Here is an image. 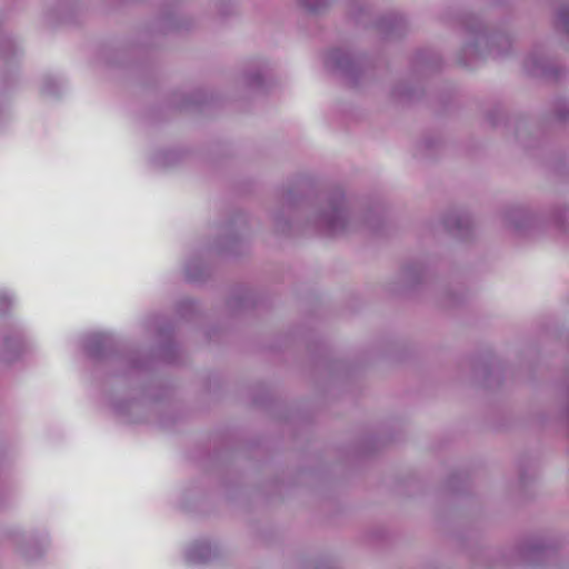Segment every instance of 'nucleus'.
Returning a JSON list of instances; mask_svg holds the SVG:
<instances>
[{
	"instance_id": "obj_1",
	"label": "nucleus",
	"mask_w": 569,
	"mask_h": 569,
	"mask_svg": "<svg viewBox=\"0 0 569 569\" xmlns=\"http://www.w3.org/2000/svg\"><path fill=\"white\" fill-rule=\"evenodd\" d=\"M309 224L325 236H340L373 228L371 218L351 212L341 192H337L321 204L309 220Z\"/></svg>"
},
{
	"instance_id": "obj_2",
	"label": "nucleus",
	"mask_w": 569,
	"mask_h": 569,
	"mask_svg": "<svg viewBox=\"0 0 569 569\" xmlns=\"http://www.w3.org/2000/svg\"><path fill=\"white\" fill-rule=\"evenodd\" d=\"M465 26L469 37L461 50L460 62L465 66H471L478 58L485 56L480 48L482 44L489 47L488 54L493 57L502 56L511 47L509 37L503 33L488 36L476 17L468 18Z\"/></svg>"
},
{
	"instance_id": "obj_3",
	"label": "nucleus",
	"mask_w": 569,
	"mask_h": 569,
	"mask_svg": "<svg viewBox=\"0 0 569 569\" xmlns=\"http://www.w3.org/2000/svg\"><path fill=\"white\" fill-rule=\"evenodd\" d=\"M326 66L351 84H356L360 73V63L348 52L340 49L330 51L326 58Z\"/></svg>"
},
{
	"instance_id": "obj_4",
	"label": "nucleus",
	"mask_w": 569,
	"mask_h": 569,
	"mask_svg": "<svg viewBox=\"0 0 569 569\" xmlns=\"http://www.w3.org/2000/svg\"><path fill=\"white\" fill-rule=\"evenodd\" d=\"M443 227L457 237H466L471 227L470 217L460 211L448 212L442 219Z\"/></svg>"
},
{
	"instance_id": "obj_5",
	"label": "nucleus",
	"mask_w": 569,
	"mask_h": 569,
	"mask_svg": "<svg viewBox=\"0 0 569 569\" xmlns=\"http://www.w3.org/2000/svg\"><path fill=\"white\" fill-rule=\"evenodd\" d=\"M109 342L110 338L103 333H91L83 340L84 349L91 357H100Z\"/></svg>"
},
{
	"instance_id": "obj_6",
	"label": "nucleus",
	"mask_w": 569,
	"mask_h": 569,
	"mask_svg": "<svg viewBox=\"0 0 569 569\" xmlns=\"http://www.w3.org/2000/svg\"><path fill=\"white\" fill-rule=\"evenodd\" d=\"M525 69L528 73L539 77L548 76L551 72V68L548 61L539 54H530L525 60Z\"/></svg>"
},
{
	"instance_id": "obj_7",
	"label": "nucleus",
	"mask_w": 569,
	"mask_h": 569,
	"mask_svg": "<svg viewBox=\"0 0 569 569\" xmlns=\"http://www.w3.org/2000/svg\"><path fill=\"white\" fill-rule=\"evenodd\" d=\"M556 23L558 29L569 34V4H561L556 12Z\"/></svg>"
},
{
	"instance_id": "obj_8",
	"label": "nucleus",
	"mask_w": 569,
	"mask_h": 569,
	"mask_svg": "<svg viewBox=\"0 0 569 569\" xmlns=\"http://www.w3.org/2000/svg\"><path fill=\"white\" fill-rule=\"evenodd\" d=\"M299 3L311 12H318L328 4V0H299Z\"/></svg>"
},
{
	"instance_id": "obj_9",
	"label": "nucleus",
	"mask_w": 569,
	"mask_h": 569,
	"mask_svg": "<svg viewBox=\"0 0 569 569\" xmlns=\"http://www.w3.org/2000/svg\"><path fill=\"white\" fill-rule=\"evenodd\" d=\"M59 84L56 79L48 77L44 78L42 91L48 96H54L58 92Z\"/></svg>"
},
{
	"instance_id": "obj_10",
	"label": "nucleus",
	"mask_w": 569,
	"mask_h": 569,
	"mask_svg": "<svg viewBox=\"0 0 569 569\" xmlns=\"http://www.w3.org/2000/svg\"><path fill=\"white\" fill-rule=\"evenodd\" d=\"M519 216H521V212L519 210H513L511 211L510 213H507L505 217H503V220L507 224H513L515 228H519V224L517 222L513 221L515 218H518Z\"/></svg>"
},
{
	"instance_id": "obj_11",
	"label": "nucleus",
	"mask_w": 569,
	"mask_h": 569,
	"mask_svg": "<svg viewBox=\"0 0 569 569\" xmlns=\"http://www.w3.org/2000/svg\"><path fill=\"white\" fill-rule=\"evenodd\" d=\"M405 277L407 280H418V274H417V268L416 267H407L405 269Z\"/></svg>"
},
{
	"instance_id": "obj_12",
	"label": "nucleus",
	"mask_w": 569,
	"mask_h": 569,
	"mask_svg": "<svg viewBox=\"0 0 569 569\" xmlns=\"http://www.w3.org/2000/svg\"><path fill=\"white\" fill-rule=\"evenodd\" d=\"M274 226L279 232L287 231V222L282 221V218L279 216L274 217Z\"/></svg>"
},
{
	"instance_id": "obj_13",
	"label": "nucleus",
	"mask_w": 569,
	"mask_h": 569,
	"mask_svg": "<svg viewBox=\"0 0 569 569\" xmlns=\"http://www.w3.org/2000/svg\"><path fill=\"white\" fill-rule=\"evenodd\" d=\"M248 81H249L250 86H260L261 76L259 73L254 74V76L250 77Z\"/></svg>"
},
{
	"instance_id": "obj_14",
	"label": "nucleus",
	"mask_w": 569,
	"mask_h": 569,
	"mask_svg": "<svg viewBox=\"0 0 569 569\" xmlns=\"http://www.w3.org/2000/svg\"><path fill=\"white\" fill-rule=\"evenodd\" d=\"M9 299L7 296L0 293V310L2 311L4 309V307H8L9 306Z\"/></svg>"
},
{
	"instance_id": "obj_15",
	"label": "nucleus",
	"mask_w": 569,
	"mask_h": 569,
	"mask_svg": "<svg viewBox=\"0 0 569 569\" xmlns=\"http://www.w3.org/2000/svg\"><path fill=\"white\" fill-rule=\"evenodd\" d=\"M186 274H187V278H188L189 280H192V281H197V280H199V279H200V277H199V276L193 274V273L191 272V268H190V267H187V269H186Z\"/></svg>"
},
{
	"instance_id": "obj_16",
	"label": "nucleus",
	"mask_w": 569,
	"mask_h": 569,
	"mask_svg": "<svg viewBox=\"0 0 569 569\" xmlns=\"http://www.w3.org/2000/svg\"><path fill=\"white\" fill-rule=\"evenodd\" d=\"M386 31H387L388 33H390V34H392V33H397L396 28H395L393 26H391V24H390V26H386Z\"/></svg>"
},
{
	"instance_id": "obj_17",
	"label": "nucleus",
	"mask_w": 569,
	"mask_h": 569,
	"mask_svg": "<svg viewBox=\"0 0 569 569\" xmlns=\"http://www.w3.org/2000/svg\"><path fill=\"white\" fill-rule=\"evenodd\" d=\"M396 94H397V96H400V97H401V96H408V93H407V92H402V91H398Z\"/></svg>"
}]
</instances>
